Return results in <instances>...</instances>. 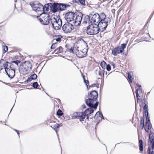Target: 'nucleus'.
<instances>
[{"instance_id": "1a4fd4ad", "label": "nucleus", "mask_w": 154, "mask_h": 154, "mask_svg": "<svg viewBox=\"0 0 154 154\" xmlns=\"http://www.w3.org/2000/svg\"><path fill=\"white\" fill-rule=\"evenodd\" d=\"M89 107L90 108L87 109L84 112H81V113H80V115H81V116H82L79 117L78 118L81 122H82L88 119V116L93 112L94 110L92 108H94V107Z\"/></svg>"}, {"instance_id": "6e6552de", "label": "nucleus", "mask_w": 154, "mask_h": 154, "mask_svg": "<svg viewBox=\"0 0 154 154\" xmlns=\"http://www.w3.org/2000/svg\"><path fill=\"white\" fill-rule=\"evenodd\" d=\"M32 67V65L29 62L25 61L22 66L20 65V72L23 75H25L28 74L31 70Z\"/></svg>"}, {"instance_id": "de8ad7c7", "label": "nucleus", "mask_w": 154, "mask_h": 154, "mask_svg": "<svg viewBox=\"0 0 154 154\" xmlns=\"http://www.w3.org/2000/svg\"><path fill=\"white\" fill-rule=\"evenodd\" d=\"M14 131L16 132L17 133V134L19 135V131H18L16 129H14Z\"/></svg>"}, {"instance_id": "39448f33", "label": "nucleus", "mask_w": 154, "mask_h": 154, "mask_svg": "<svg viewBox=\"0 0 154 154\" xmlns=\"http://www.w3.org/2000/svg\"><path fill=\"white\" fill-rule=\"evenodd\" d=\"M82 42L84 46V49L82 51L79 50L78 49L79 47H77V49H75V54L76 56L79 58H83L85 57L87 55V52L88 50V46L86 42L82 39Z\"/></svg>"}, {"instance_id": "cd10ccee", "label": "nucleus", "mask_w": 154, "mask_h": 154, "mask_svg": "<svg viewBox=\"0 0 154 154\" xmlns=\"http://www.w3.org/2000/svg\"><path fill=\"white\" fill-rule=\"evenodd\" d=\"M75 49H77L76 47H75V48H74V46L73 47H72L69 49V51L70 52H72L73 54L75 53Z\"/></svg>"}, {"instance_id": "412c9836", "label": "nucleus", "mask_w": 154, "mask_h": 154, "mask_svg": "<svg viewBox=\"0 0 154 154\" xmlns=\"http://www.w3.org/2000/svg\"><path fill=\"white\" fill-rule=\"evenodd\" d=\"M140 150V151H143V141L142 140H139Z\"/></svg>"}, {"instance_id": "20e7f679", "label": "nucleus", "mask_w": 154, "mask_h": 154, "mask_svg": "<svg viewBox=\"0 0 154 154\" xmlns=\"http://www.w3.org/2000/svg\"><path fill=\"white\" fill-rule=\"evenodd\" d=\"M103 27H100L99 25L96 24H92L88 26L87 28V33L90 35H96L100 31L103 32Z\"/></svg>"}, {"instance_id": "7c9ffc66", "label": "nucleus", "mask_w": 154, "mask_h": 154, "mask_svg": "<svg viewBox=\"0 0 154 154\" xmlns=\"http://www.w3.org/2000/svg\"><path fill=\"white\" fill-rule=\"evenodd\" d=\"M57 114L58 116H61L63 113L62 111L60 109H59L57 111Z\"/></svg>"}, {"instance_id": "0eeeda50", "label": "nucleus", "mask_w": 154, "mask_h": 154, "mask_svg": "<svg viewBox=\"0 0 154 154\" xmlns=\"http://www.w3.org/2000/svg\"><path fill=\"white\" fill-rule=\"evenodd\" d=\"M37 18L41 23L43 25L50 24L51 17L48 14H42Z\"/></svg>"}, {"instance_id": "7ed1b4c3", "label": "nucleus", "mask_w": 154, "mask_h": 154, "mask_svg": "<svg viewBox=\"0 0 154 154\" xmlns=\"http://www.w3.org/2000/svg\"><path fill=\"white\" fill-rule=\"evenodd\" d=\"M88 98L85 100L86 104L89 106L93 107L96 109L98 105V102H96L95 104L94 102L96 101L98 97L97 92L95 91H93L88 95Z\"/></svg>"}, {"instance_id": "9b49d317", "label": "nucleus", "mask_w": 154, "mask_h": 154, "mask_svg": "<svg viewBox=\"0 0 154 154\" xmlns=\"http://www.w3.org/2000/svg\"><path fill=\"white\" fill-rule=\"evenodd\" d=\"M33 10L36 12H41L42 11H45L47 8L44 7L41 4L38 2H35L33 3L32 6Z\"/></svg>"}, {"instance_id": "423d86ee", "label": "nucleus", "mask_w": 154, "mask_h": 154, "mask_svg": "<svg viewBox=\"0 0 154 154\" xmlns=\"http://www.w3.org/2000/svg\"><path fill=\"white\" fill-rule=\"evenodd\" d=\"M62 21L61 19L57 16H51V24L53 28L55 30H59L61 27Z\"/></svg>"}, {"instance_id": "2f4dec72", "label": "nucleus", "mask_w": 154, "mask_h": 154, "mask_svg": "<svg viewBox=\"0 0 154 154\" xmlns=\"http://www.w3.org/2000/svg\"><path fill=\"white\" fill-rule=\"evenodd\" d=\"M106 64V63L105 62L103 61L101 62L100 65L103 68H104Z\"/></svg>"}, {"instance_id": "393cba45", "label": "nucleus", "mask_w": 154, "mask_h": 154, "mask_svg": "<svg viewBox=\"0 0 154 154\" xmlns=\"http://www.w3.org/2000/svg\"><path fill=\"white\" fill-rule=\"evenodd\" d=\"M128 78L129 81V83H132L133 81V78H132V76L131 75L130 73H128Z\"/></svg>"}, {"instance_id": "6e6d98bb", "label": "nucleus", "mask_w": 154, "mask_h": 154, "mask_svg": "<svg viewBox=\"0 0 154 154\" xmlns=\"http://www.w3.org/2000/svg\"><path fill=\"white\" fill-rule=\"evenodd\" d=\"M114 65H115L114 64H113V66H114Z\"/></svg>"}, {"instance_id": "aec40b11", "label": "nucleus", "mask_w": 154, "mask_h": 154, "mask_svg": "<svg viewBox=\"0 0 154 154\" xmlns=\"http://www.w3.org/2000/svg\"><path fill=\"white\" fill-rule=\"evenodd\" d=\"M145 128L146 129H151L152 128V125L150 122H146Z\"/></svg>"}, {"instance_id": "6ab92c4d", "label": "nucleus", "mask_w": 154, "mask_h": 154, "mask_svg": "<svg viewBox=\"0 0 154 154\" xmlns=\"http://www.w3.org/2000/svg\"><path fill=\"white\" fill-rule=\"evenodd\" d=\"M62 37L63 36L61 35H55L53 40L54 41V40H55L57 42H60V41L61 39L62 38Z\"/></svg>"}, {"instance_id": "c03bdc74", "label": "nucleus", "mask_w": 154, "mask_h": 154, "mask_svg": "<svg viewBox=\"0 0 154 154\" xmlns=\"http://www.w3.org/2000/svg\"><path fill=\"white\" fill-rule=\"evenodd\" d=\"M100 117L102 119H104V117L103 116V114L101 112V113H100Z\"/></svg>"}, {"instance_id": "49530a36", "label": "nucleus", "mask_w": 154, "mask_h": 154, "mask_svg": "<svg viewBox=\"0 0 154 154\" xmlns=\"http://www.w3.org/2000/svg\"><path fill=\"white\" fill-rule=\"evenodd\" d=\"M3 67L4 68V67L2 65H1V66L0 68V70H1L2 69H3Z\"/></svg>"}, {"instance_id": "bb28decb", "label": "nucleus", "mask_w": 154, "mask_h": 154, "mask_svg": "<svg viewBox=\"0 0 154 154\" xmlns=\"http://www.w3.org/2000/svg\"><path fill=\"white\" fill-rule=\"evenodd\" d=\"M82 77L83 78L84 82L85 84V85H86V86L87 87V88L88 89V84H89V82L88 80H85V78L84 76H83Z\"/></svg>"}, {"instance_id": "ddd939ff", "label": "nucleus", "mask_w": 154, "mask_h": 154, "mask_svg": "<svg viewBox=\"0 0 154 154\" xmlns=\"http://www.w3.org/2000/svg\"><path fill=\"white\" fill-rule=\"evenodd\" d=\"M73 29L72 25L67 22L65 23L62 27V29L63 32L65 33L70 32Z\"/></svg>"}, {"instance_id": "4d7b16f0", "label": "nucleus", "mask_w": 154, "mask_h": 154, "mask_svg": "<svg viewBox=\"0 0 154 154\" xmlns=\"http://www.w3.org/2000/svg\"><path fill=\"white\" fill-rule=\"evenodd\" d=\"M15 7H16V5H15Z\"/></svg>"}, {"instance_id": "a18cd8bd", "label": "nucleus", "mask_w": 154, "mask_h": 154, "mask_svg": "<svg viewBox=\"0 0 154 154\" xmlns=\"http://www.w3.org/2000/svg\"><path fill=\"white\" fill-rule=\"evenodd\" d=\"M154 135V133L152 131H151L150 132L149 135Z\"/></svg>"}, {"instance_id": "a211bd4d", "label": "nucleus", "mask_w": 154, "mask_h": 154, "mask_svg": "<svg viewBox=\"0 0 154 154\" xmlns=\"http://www.w3.org/2000/svg\"><path fill=\"white\" fill-rule=\"evenodd\" d=\"M63 51V48L61 46H60L57 49L54 50V52L56 54L60 53Z\"/></svg>"}, {"instance_id": "58836bf2", "label": "nucleus", "mask_w": 154, "mask_h": 154, "mask_svg": "<svg viewBox=\"0 0 154 154\" xmlns=\"http://www.w3.org/2000/svg\"><path fill=\"white\" fill-rule=\"evenodd\" d=\"M145 117H146V122H150V119H149V116L148 115H146V116H145Z\"/></svg>"}, {"instance_id": "c756f323", "label": "nucleus", "mask_w": 154, "mask_h": 154, "mask_svg": "<svg viewBox=\"0 0 154 154\" xmlns=\"http://www.w3.org/2000/svg\"><path fill=\"white\" fill-rule=\"evenodd\" d=\"M38 85L37 82H35L33 83L32 86L35 88H37L38 86Z\"/></svg>"}, {"instance_id": "ea45409f", "label": "nucleus", "mask_w": 154, "mask_h": 154, "mask_svg": "<svg viewBox=\"0 0 154 154\" xmlns=\"http://www.w3.org/2000/svg\"><path fill=\"white\" fill-rule=\"evenodd\" d=\"M149 141L150 143V144L151 146L154 145V140H149Z\"/></svg>"}, {"instance_id": "f8f14e48", "label": "nucleus", "mask_w": 154, "mask_h": 154, "mask_svg": "<svg viewBox=\"0 0 154 154\" xmlns=\"http://www.w3.org/2000/svg\"><path fill=\"white\" fill-rule=\"evenodd\" d=\"M66 8V6L64 4L58 3H54L53 5V11L55 12L58 10L63 11L65 10Z\"/></svg>"}, {"instance_id": "37998d69", "label": "nucleus", "mask_w": 154, "mask_h": 154, "mask_svg": "<svg viewBox=\"0 0 154 154\" xmlns=\"http://www.w3.org/2000/svg\"><path fill=\"white\" fill-rule=\"evenodd\" d=\"M148 152L149 154L151 152V149L149 147H148Z\"/></svg>"}, {"instance_id": "a878e982", "label": "nucleus", "mask_w": 154, "mask_h": 154, "mask_svg": "<svg viewBox=\"0 0 154 154\" xmlns=\"http://www.w3.org/2000/svg\"><path fill=\"white\" fill-rule=\"evenodd\" d=\"M80 113H81V112H75L73 114V115L74 117H75L79 119L78 118L79 117L81 116V115H80Z\"/></svg>"}, {"instance_id": "c85d7f7f", "label": "nucleus", "mask_w": 154, "mask_h": 154, "mask_svg": "<svg viewBox=\"0 0 154 154\" xmlns=\"http://www.w3.org/2000/svg\"><path fill=\"white\" fill-rule=\"evenodd\" d=\"M127 46V44H122L121 45V49L122 50V51H124V49Z\"/></svg>"}, {"instance_id": "f704fd0d", "label": "nucleus", "mask_w": 154, "mask_h": 154, "mask_svg": "<svg viewBox=\"0 0 154 154\" xmlns=\"http://www.w3.org/2000/svg\"><path fill=\"white\" fill-rule=\"evenodd\" d=\"M106 68L107 70L108 71H109L111 69V66L109 64L106 65Z\"/></svg>"}, {"instance_id": "f03ea898", "label": "nucleus", "mask_w": 154, "mask_h": 154, "mask_svg": "<svg viewBox=\"0 0 154 154\" xmlns=\"http://www.w3.org/2000/svg\"><path fill=\"white\" fill-rule=\"evenodd\" d=\"M82 17V14L80 12L76 14L72 12H69L66 14L65 18L68 22H71L77 26L80 25Z\"/></svg>"}, {"instance_id": "f3484780", "label": "nucleus", "mask_w": 154, "mask_h": 154, "mask_svg": "<svg viewBox=\"0 0 154 154\" xmlns=\"http://www.w3.org/2000/svg\"><path fill=\"white\" fill-rule=\"evenodd\" d=\"M137 86L138 87V88L136 90V94L137 99L138 100L139 99L138 97L139 96V94L138 93V91H139L140 92H141L142 90V89L141 88V85H137Z\"/></svg>"}, {"instance_id": "473e14b6", "label": "nucleus", "mask_w": 154, "mask_h": 154, "mask_svg": "<svg viewBox=\"0 0 154 154\" xmlns=\"http://www.w3.org/2000/svg\"><path fill=\"white\" fill-rule=\"evenodd\" d=\"M2 49L5 53L7 52L8 50V47L7 46H3L2 47Z\"/></svg>"}, {"instance_id": "5701e85b", "label": "nucleus", "mask_w": 154, "mask_h": 154, "mask_svg": "<svg viewBox=\"0 0 154 154\" xmlns=\"http://www.w3.org/2000/svg\"><path fill=\"white\" fill-rule=\"evenodd\" d=\"M62 125V124H61V125H60L58 123H56L54 125V129L55 130L57 134V131H57L56 129L59 128L60 127V126H61Z\"/></svg>"}, {"instance_id": "f257e3e1", "label": "nucleus", "mask_w": 154, "mask_h": 154, "mask_svg": "<svg viewBox=\"0 0 154 154\" xmlns=\"http://www.w3.org/2000/svg\"><path fill=\"white\" fill-rule=\"evenodd\" d=\"M85 19H89L91 23H96L99 25L100 27H102V31L105 30L110 21V19L106 17L105 14L101 13L100 14L92 12L89 15L85 17Z\"/></svg>"}, {"instance_id": "5fc2aeb1", "label": "nucleus", "mask_w": 154, "mask_h": 154, "mask_svg": "<svg viewBox=\"0 0 154 154\" xmlns=\"http://www.w3.org/2000/svg\"><path fill=\"white\" fill-rule=\"evenodd\" d=\"M149 154H154V151L152 150L151 151V152Z\"/></svg>"}, {"instance_id": "dca6fc26", "label": "nucleus", "mask_w": 154, "mask_h": 154, "mask_svg": "<svg viewBox=\"0 0 154 154\" xmlns=\"http://www.w3.org/2000/svg\"><path fill=\"white\" fill-rule=\"evenodd\" d=\"M37 77V75L34 73L32 75L29 77H28L26 80L27 82H29L32 80L36 79Z\"/></svg>"}, {"instance_id": "2eb2a0df", "label": "nucleus", "mask_w": 154, "mask_h": 154, "mask_svg": "<svg viewBox=\"0 0 154 154\" xmlns=\"http://www.w3.org/2000/svg\"><path fill=\"white\" fill-rule=\"evenodd\" d=\"M122 52L121 47L118 46L112 50V54L115 56H116L118 54L122 53Z\"/></svg>"}, {"instance_id": "864d4df0", "label": "nucleus", "mask_w": 154, "mask_h": 154, "mask_svg": "<svg viewBox=\"0 0 154 154\" xmlns=\"http://www.w3.org/2000/svg\"><path fill=\"white\" fill-rule=\"evenodd\" d=\"M98 73L99 75H101V72L100 71V70L98 72Z\"/></svg>"}, {"instance_id": "4c0bfd02", "label": "nucleus", "mask_w": 154, "mask_h": 154, "mask_svg": "<svg viewBox=\"0 0 154 154\" xmlns=\"http://www.w3.org/2000/svg\"><path fill=\"white\" fill-rule=\"evenodd\" d=\"M57 45V43H54L51 46V49H54L56 47Z\"/></svg>"}, {"instance_id": "79ce46f5", "label": "nucleus", "mask_w": 154, "mask_h": 154, "mask_svg": "<svg viewBox=\"0 0 154 154\" xmlns=\"http://www.w3.org/2000/svg\"><path fill=\"white\" fill-rule=\"evenodd\" d=\"M143 109H148V106L147 104H146L143 107Z\"/></svg>"}, {"instance_id": "e433bc0d", "label": "nucleus", "mask_w": 154, "mask_h": 154, "mask_svg": "<svg viewBox=\"0 0 154 154\" xmlns=\"http://www.w3.org/2000/svg\"><path fill=\"white\" fill-rule=\"evenodd\" d=\"M154 140V135H149V140Z\"/></svg>"}, {"instance_id": "4468645a", "label": "nucleus", "mask_w": 154, "mask_h": 154, "mask_svg": "<svg viewBox=\"0 0 154 154\" xmlns=\"http://www.w3.org/2000/svg\"><path fill=\"white\" fill-rule=\"evenodd\" d=\"M5 71L8 75V77L11 79L13 78L15 75V70L7 68V67H4Z\"/></svg>"}, {"instance_id": "4be33fe9", "label": "nucleus", "mask_w": 154, "mask_h": 154, "mask_svg": "<svg viewBox=\"0 0 154 154\" xmlns=\"http://www.w3.org/2000/svg\"><path fill=\"white\" fill-rule=\"evenodd\" d=\"M140 125L141 129H143L144 126V121L142 117H141L140 118Z\"/></svg>"}, {"instance_id": "b1692460", "label": "nucleus", "mask_w": 154, "mask_h": 154, "mask_svg": "<svg viewBox=\"0 0 154 154\" xmlns=\"http://www.w3.org/2000/svg\"><path fill=\"white\" fill-rule=\"evenodd\" d=\"M75 2L77 3H80L82 5H85V0H75Z\"/></svg>"}, {"instance_id": "8fccbe9b", "label": "nucleus", "mask_w": 154, "mask_h": 154, "mask_svg": "<svg viewBox=\"0 0 154 154\" xmlns=\"http://www.w3.org/2000/svg\"><path fill=\"white\" fill-rule=\"evenodd\" d=\"M150 129H146V128H145V130L147 132H149V130H150Z\"/></svg>"}, {"instance_id": "603ef678", "label": "nucleus", "mask_w": 154, "mask_h": 154, "mask_svg": "<svg viewBox=\"0 0 154 154\" xmlns=\"http://www.w3.org/2000/svg\"><path fill=\"white\" fill-rule=\"evenodd\" d=\"M151 149L152 150L154 149V145H152L151 146Z\"/></svg>"}, {"instance_id": "72a5a7b5", "label": "nucleus", "mask_w": 154, "mask_h": 154, "mask_svg": "<svg viewBox=\"0 0 154 154\" xmlns=\"http://www.w3.org/2000/svg\"><path fill=\"white\" fill-rule=\"evenodd\" d=\"M144 110L143 114L144 116H146V115H148L149 114L148 113V109H144Z\"/></svg>"}, {"instance_id": "a19ab883", "label": "nucleus", "mask_w": 154, "mask_h": 154, "mask_svg": "<svg viewBox=\"0 0 154 154\" xmlns=\"http://www.w3.org/2000/svg\"><path fill=\"white\" fill-rule=\"evenodd\" d=\"M88 21H89V20L88 19L87 20V19H85V17L84 20L83 21V23H85L86 24Z\"/></svg>"}, {"instance_id": "09e8293b", "label": "nucleus", "mask_w": 154, "mask_h": 154, "mask_svg": "<svg viewBox=\"0 0 154 154\" xmlns=\"http://www.w3.org/2000/svg\"><path fill=\"white\" fill-rule=\"evenodd\" d=\"M95 85H96L95 84H93V85H90L89 86V87H94L95 86Z\"/></svg>"}, {"instance_id": "9d476101", "label": "nucleus", "mask_w": 154, "mask_h": 154, "mask_svg": "<svg viewBox=\"0 0 154 154\" xmlns=\"http://www.w3.org/2000/svg\"><path fill=\"white\" fill-rule=\"evenodd\" d=\"M20 63V60L13 61L11 63L8 62H5V64H3L4 67H7V68H9L10 69H11L15 70L16 68L18 66V64Z\"/></svg>"}, {"instance_id": "c9c22d12", "label": "nucleus", "mask_w": 154, "mask_h": 154, "mask_svg": "<svg viewBox=\"0 0 154 154\" xmlns=\"http://www.w3.org/2000/svg\"><path fill=\"white\" fill-rule=\"evenodd\" d=\"M100 113H101V112H97L95 115L94 118V119H97V118L98 117V116H100Z\"/></svg>"}, {"instance_id": "3c124183", "label": "nucleus", "mask_w": 154, "mask_h": 154, "mask_svg": "<svg viewBox=\"0 0 154 154\" xmlns=\"http://www.w3.org/2000/svg\"><path fill=\"white\" fill-rule=\"evenodd\" d=\"M82 108L83 109H85L86 108V106L85 105H82Z\"/></svg>"}]
</instances>
